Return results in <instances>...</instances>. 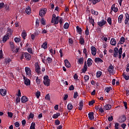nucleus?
<instances>
[{"label": "nucleus", "mask_w": 129, "mask_h": 129, "mask_svg": "<svg viewBox=\"0 0 129 129\" xmlns=\"http://www.w3.org/2000/svg\"><path fill=\"white\" fill-rule=\"evenodd\" d=\"M7 113L9 117H13V114L12 112H8Z\"/></svg>", "instance_id": "56"}, {"label": "nucleus", "mask_w": 129, "mask_h": 129, "mask_svg": "<svg viewBox=\"0 0 129 129\" xmlns=\"http://www.w3.org/2000/svg\"><path fill=\"white\" fill-rule=\"evenodd\" d=\"M55 125H59L60 124V121L59 120H56L55 121Z\"/></svg>", "instance_id": "63"}, {"label": "nucleus", "mask_w": 129, "mask_h": 129, "mask_svg": "<svg viewBox=\"0 0 129 129\" xmlns=\"http://www.w3.org/2000/svg\"><path fill=\"white\" fill-rule=\"evenodd\" d=\"M27 51L30 53V54H33V53H34V51H33V49H32V48H28L27 49Z\"/></svg>", "instance_id": "49"}, {"label": "nucleus", "mask_w": 129, "mask_h": 129, "mask_svg": "<svg viewBox=\"0 0 129 129\" xmlns=\"http://www.w3.org/2000/svg\"><path fill=\"white\" fill-rule=\"evenodd\" d=\"M34 118V114L32 113H31L29 115V118Z\"/></svg>", "instance_id": "64"}, {"label": "nucleus", "mask_w": 129, "mask_h": 129, "mask_svg": "<svg viewBox=\"0 0 129 129\" xmlns=\"http://www.w3.org/2000/svg\"><path fill=\"white\" fill-rule=\"evenodd\" d=\"M84 79H85V82H87L88 80H89V76L87 75L85 76Z\"/></svg>", "instance_id": "53"}, {"label": "nucleus", "mask_w": 129, "mask_h": 129, "mask_svg": "<svg viewBox=\"0 0 129 129\" xmlns=\"http://www.w3.org/2000/svg\"><path fill=\"white\" fill-rule=\"evenodd\" d=\"M49 52L50 53H51V55H55V54L56 53V51L55 50H54V51H53V48H51L49 50Z\"/></svg>", "instance_id": "45"}, {"label": "nucleus", "mask_w": 129, "mask_h": 129, "mask_svg": "<svg viewBox=\"0 0 129 129\" xmlns=\"http://www.w3.org/2000/svg\"><path fill=\"white\" fill-rule=\"evenodd\" d=\"M24 84H25V85H27V86L31 85V81L30 80V79H26L24 81Z\"/></svg>", "instance_id": "22"}, {"label": "nucleus", "mask_w": 129, "mask_h": 129, "mask_svg": "<svg viewBox=\"0 0 129 129\" xmlns=\"http://www.w3.org/2000/svg\"><path fill=\"white\" fill-rule=\"evenodd\" d=\"M107 22L108 23V24L109 25H111V18H110V17H109L107 19Z\"/></svg>", "instance_id": "61"}, {"label": "nucleus", "mask_w": 129, "mask_h": 129, "mask_svg": "<svg viewBox=\"0 0 129 129\" xmlns=\"http://www.w3.org/2000/svg\"><path fill=\"white\" fill-rule=\"evenodd\" d=\"M15 42H16V43H19V42L21 41V39L18 38V37H16L14 39Z\"/></svg>", "instance_id": "52"}, {"label": "nucleus", "mask_w": 129, "mask_h": 129, "mask_svg": "<svg viewBox=\"0 0 129 129\" xmlns=\"http://www.w3.org/2000/svg\"><path fill=\"white\" fill-rule=\"evenodd\" d=\"M91 54L93 56H95L96 55V48L95 47L92 46L91 47Z\"/></svg>", "instance_id": "11"}, {"label": "nucleus", "mask_w": 129, "mask_h": 129, "mask_svg": "<svg viewBox=\"0 0 129 129\" xmlns=\"http://www.w3.org/2000/svg\"><path fill=\"white\" fill-rule=\"evenodd\" d=\"M25 13L27 15H30V14H31V7H30V6H27V7H26Z\"/></svg>", "instance_id": "20"}, {"label": "nucleus", "mask_w": 129, "mask_h": 129, "mask_svg": "<svg viewBox=\"0 0 129 129\" xmlns=\"http://www.w3.org/2000/svg\"><path fill=\"white\" fill-rule=\"evenodd\" d=\"M64 64L66 67L67 68H70V67H71V64H70V62L69 61H68V59L64 60Z\"/></svg>", "instance_id": "16"}, {"label": "nucleus", "mask_w": 129, "mask_h": 129, "mask_svg": "<svg viewBox=\"0 0 129 129\" xmlns=\"http://www.w3.org/2000/svg\"><path fill=\"white\" fill-rule=\"evenodd\" d=\"M45 99H46V100H50V94H48L45 96Z\"/></svg>", "instance_id": "57"}, {"label": "nucleus", "mask_w": 129, "mask_h": 129, "mask_svg": "<svg viewBox=\"0 0 129 129\" xmlns=\"http://www.w3.org/2000/svg\"><path fill=\"white\" fill-rule=\"evenodd\" d=\"M40 24V20L37 19L36 21V27H39V24Z\"/></svg>", "instance_id": "60"}, {"label": "nucleus", "mask_w": 129, "mask_h": 129, "mask_svg": "<svg viewBox=\"0 0 129 129\" xmlns=\"http://www.w3.org/2000/svg\"><path fill=\"white\" fill-rule=\"evenodd\" d=\"M95 63H103V60H102V59H101V58H100L99 57H96L95 59Z\"/></svg>", "instance_id": "23"}, {"label": "nucleus", "mask_w": 129, "mask_h": 129, "mask_svg": "<svg viewBox=\"0 0 129 129\" xmlns=\"http://www.w3.org/2000/svg\"><path fill=\"white\" fill-rule=\"evenodd\" d=\"M91 13L92 15H94L95 16H97L98 15V12L97 11H95L94 10H91Z\"/></svg>", "instance_id": "42"}, {"label": "nucleus", "mask_w": 129, "mask_h": 129, "mask_svg": "<svg viewBox=\"0 0 129 129\" xmlns=\"http://www.w3.org/2000/svg\"><path fill=\"white\" fill-rule=\"evenodd\" d=\"M102 75V72H101L100 71H98L96 73V77L97 78H99V77H100Z\"/></svg>", "instance_id": "37"}, {"label": "nucleus", "mask_w": 129, "mask_h": 129, "mask_svg": "<svg viewBox=\"0 0 129 129\" xmlns=\"http://www.w3.org/2000/svg\"><path fill=\"white\" fill-rule=\"evenodd\" d=\"M24 57L27 61L31 60V54H29V53L25 52L24 53Z\"/></svg>", "instance_id": "13"}, {"label": "nucleus", "mask_w": 129, "mask_h": 129, "mask_svg": "<svg viewBox=\"0 0 129 129\" xmlns=\"http://www.w3.org/2000/svg\"><path fill=\"white\" fill-rule=\"evenodd\" d=\"M111 10L113 11L114 13H117L118 9L117 6H115V4H113L111 7Z\"/></svg>", "instance_id": "10"}, {"label": "nucleus", "mask_w": 129, "mask_h": 129, "mask_svg": "<svg viewBox=\"0 0 129 129\" xmlns=\"http://www.w3.org/2000/svg\"><path fill=\"white\" fill-rule=\"evenodd\" d=\"M83 107V101H81L79 103V110H82Z\"/></svg>", "instance_id": "31"}, {"label": "nucleus", "mask_w": 129, "mask_h": 129, "mask_svg": "<svg viewBox=\"0 0 129 129\" xmlns=\"http://www.w3.org/2000/svg\"><path fill=\"white\" fill-rule=\"evenodd\" d=\"M79 42H80V44H81V45H84V43H85L84 38L81 37L79 39Z\"/></svg>", "instance_id": "30"}, {"label": "nucleus", "mask_w": 129, "mask_h": 129, "mask_svg": "<svg viewBox=\"0 0 129 129\" xmlns=\"http://www.w3.org/2000/svg\"><path fill=\"white\" fill-rule=\"evenodd\" d=\"M21 36L23 39H26V37H27V32H26L25 30H23L21 34Z\"/></svg>", "instance_id": "28"}, {"label": "nucleus", "mask_w": 129, "mask_h": 129, "mask_svg": "<svg viewBox=\"0 0 129 129\" xmlns=\"http://www.w3.org/2000/svg\"><path fill=\"white\" fill-rule=\"evenodd\" d=\"M122 76H123V78H124L125 80H129L128 74H125V73H123L122 74Z\"/></svg>", "instance_id": "25"}, {"label": "nucleus", "mask_w": 129, "mask_h": 129, "mask_svg": "<svg viewBox=\"0 0 129 129\" xmlns=\"http://www.w3.org/2000/svg\"><path fill=\"white\" fill-rule=\"evenodd\" d=\"M5 62L6 64H9V63H11V62H12V59L10 57L6 58Z\"/></svg>", "instance_id": "39"}, {"label": "nucleus", "mask_w": 129, "mask_h": 129, "mask_svg": "<svg viewBox=\"0 0 129 129\" xmlns=\"http://www.w3.org/2000/svg\"><path fill=\"white\" fill-rule=\"evenodd\" d=\"M77 96H78V93L77 92H74V98H77Z\"/></svg>", "instance_id": "62"}, {"label": "nucleus", "mask_w": 129, "mask_h": 129, "mask_svg": "<svg viewBox=\"0 0 129 129\" xmlns=\"http://www.w3.org/2000/svg\"><path fill=\"white\" fill-rule=\"evenodd\" d=\"M58 116H60V113H56V114H53L52 117L54 119L58 118Z\"/></svg>", "instance_id": "38"}, {"label": "nucleus", "mask_w": 129, "mask_h": 129, "mask_svg": "<svg viewBox=\"0 0 129 129\" xmlns=\"http://www.w3.org/2000/svg\"><path fill=\"white\" fill-rule=\"evenodd\" d=\"M114 67L112 64H110L108 68V72H109L110 75H113L114 74Z\"/></svg>", "instance_id": "4"}, {"label": "nucleus", "mask_w": 129, "mask_h": 129, "mask_svg": "<svg viewBox=\"0 0 129 129\" xmlns=\"http://www.w3.org/2000/svg\"><path fill=\"white\" fill-rule=\"evenodd\" d=\"M43 84L44 85H45V86H49L51 80L49 79V77L45 76L43 77Z\"/></svg>", "instance_id": "2"}, {"label": "nucleus", "mask_w": 129, "mask_h": 129, "mask_svg": "<svg viewBox=\"0 0 129 129\" xmlns=\"http://www.w3.org/2000/svg\"><path fill=\"white\" fill-rule=\"evenodd\" d=\"M47 13V9L44 8L39 11V16L40 17H44Z\"/></svg>", "instance_id": "9"}, {"label": "nucleus", "mask_w": 129, "mask_h": 129, "mask_svg": "<svg viewBox=\"0 0 129 129\" xmlns=\"http://www.w3.org/2000/svg\"><path fill=\"white\" fill-rule=\"evenodd\" d=\"M126 120V116L125 115H122L120 116L118 119V121L120 123H122V122H124Z\"/></svg>", "instance_id": "5"}, {"label": "nucleus", "mask_w": 129, "mask_h": 129, "mask_svg": "<svg viewBox=\"0 0 129 129\" xmlns=\"http://www.w3.org/2000/svg\"><path fill=\"white\" fill-rule=\"evenodd\" d=\"M63 28L64 29H68V28H69V24L68 23H65Z\"/></svg>", "instance_id": "51"}, {"label": "nucleus", "mask_w": 129, "mask_h": 129, "mask_svg": "<svg viewBox=\"0 0 129 129\" xmlns=\"http://www.w3.org/2000/svg\"><path fill=\"white\" fill-rule=\"evenodd\" d=\"M51 23L54 24V25H58L59 24V18L56 17H52Z\"/></svg>", "instance_id": "6"}, {"label": "nucleus", "mask_w": 129, "mask_h": 129, "mask_svg": "<svg viewBox=\"0 0 129 129\" xmlns=\"http://www.w3.org/2000/svg\"><path fill=\"white\" fill-rule=\"evenodd\" d=\"M25 72L26 75L29 77H32V72H31V69L29 67H25Z\"/></svg>", "instance_id": "8"}, {"label": "nucleus", "mask_w": 129, "mask_h": 129, "mask_svg": "<svg viewBox=\"0 0 129 129\" xmlns=\"http://www.w3.org/2000/svg\"><path fill=\"white\" fill-rule=\"evenodd\" d=\"M84 62V58L81 57L78 59L79 64H83Z\"/></svg>", "instance_id": "32"}, {"label": "nucleus", "mask_w": 129, "mask_h": 129, "mask_svg": "<svg viewBox=\"0 0 129 129\" xmlns=\"http://www.w3.org/2000/svg\"><path fill=\"white\" fill-rule=\"evenodd\" d=\"M16 104H18V103L21 101V98L20 97H17L16 99Z\"/></svg>", "instance_id": "59"}, {"label": "nucleus", "mask_w": 129, "mask_h": 129, "mask_svg": "<svg viewBox=\"0 0 129 129\" xmlns=\"http://www.w3.org/2000/svg\"><path fill=\"white\" fill-rule=\"evenodd\" d=\"M35 72L37 73L38 75L41 74V68H40V66L39 65V62H36L35 63Z\"/></svg>", "instance_id": "3"}, {"label": "nucleus", "mask_w": 129, "mask_h": 129, "mask_svg": "<svg viewBox=\"0 0 129 129\" xmlns=\"http://www.w3.org/2000/svg\"><path fill=\"white\" fill-rule=\"evenodd\" d=\"M89 118L90 120H92V119H94V113L93 112H89L88 114Z\"/></svg>", "instance_id": "15"}, {"label": "nucleus", "mask_w": 129, "mask_h": 129, "mask_svg": "<svg viewBox=\"0 0 129 129\" xmlns=\"http://www.w3.org/2000/svg\"><path fill=\"white\" fill-rule=\"evenodd\" d=\"M36 83L38 85H39V84L41 83V80L39 79V77H37L36 79Z\"/></svg>", "instance_id": "44"}, {"label": "nucleus", "mask_w": 129, "mask_h": 129, "mask_svg": "<svg viewBox=\"0 0 129 129\" xmlns=\"http://www.w3.org/2000/svg\"><path fill=\"white\" fill-rule=\"evenodd\" d=\"M124 42H125V39L124 38V37H121L119 42V44H123Z\"/></svg>", "instance_id": "34"}, {"label": "nucleus", "mask_w": 129, "mask_h": 129, "mask_svg": "<svg viewBox=\"0 0 129 129\" xmlns=\"http://www.w3.org/2000/svg\"><path fill=\"white\" fill-rule=\"evenodd\" d=\"M106 24H107V22H106V21L103 19L97 23L98 26H99L101 28H102V27H103L105 25H106Z\"/></svg>", "instance_id": "7"}, {"label": "nucleus", "mask_w": 129, "mask_h": 129, "mask_svg": "<svg viewBox=\"0 0 129 129\" xmlns=\"http://www.w3.org/2000/svg\"><path fill=\"white\" fill-rule=\"evenodd\" d=\"M112 88L111 87H107L105 89V91L107 92V93H108L110 90H111Z\"/></svg>", "instance_id": "41"}, {"label": "nucleus", "mask_w": 129, "mask_h": 129, "mask_svg": "<svg viewBox=\"0 0 129 129\" xmlns=\"http://www.w3.org/2000/svg\"><path fill=\"white\" fill-rule=\"evenodd\" d=\"M40 23L41 25H43V26H45L46 19H44L43 18H41V19H40Z\"/></svg>", "instance_id": "29"}, {"label": "nucleus", "mask_w": 129, "mask_h": 129, "mask_svg": "<svg viewBox=\"0 0 129 129\" xmlns=\"http://www.w3.org/2000/svg\"><path fill=\"white\" fill-rule=\"evenodd\" d=\"M110 43L112 46H115L116 45V40L114 38H111Z\"/></svg>", "instance_id": "19"}, {"label": "nucleus", "mask_w": 129, "mask_h": 129, "mask_svg": "<svg viewBox=\"0 0 129 129\" xmlns=\"http://www.w3.org/2000/svg\"><path fill=\"white\" fill-rule=\"evenodd\" d=\"M35 95L37 97V98H39L40 96H41V92L40 91H37L35 93Z\"/></svg>", "instance_id": "43"}, {"label": "nucleus", "mask_w": 129, "mask_h": 129, "mask_svg": "<svg viewBox=\"0 0 129 129\" xmlns=\"http://www.w3.org/2000/svg\"><path fill=\"white\" fill-rule=\"evenodd\" d=\"M123 17H119L118 18V23H119V24H121V21L123 19Z\"/></svg>", "instance_id": "58"}, {"label": "nucleus", "mask_w": 129, "mask_h": 129, "mask_svg": "<svg viewBox=\"0 0 129 129\" xmlns=\"http://www.w3.org/2000/svg\"><path fill=\"white\" fill-rule=\"evenodd\" d=\"M69 44L71 46H73V39H72V38H70L69 39Z\"/></svg>", "instance_id": "46"}, {"label": "nucleus", "mask_w": 129, "mask_h": 129, "mask_svg": "<svg viewBox=\"0 0 129 129\" xmlns=\"http://www.w3.org/2000/svg\"><path fill=\"white\" fill-rule=\"evenodd\" d=\"M89 23H90V24L92 25L93 27H94V25H95L94 19L92 18V17H89Z\"/></svg>", "instance_id": "21"}, {"label": "nucleus", "mask_w": 129, "mask_h": 129, "mask_svg": "<svg viewBox=\"0 0 129 129\" xmlns=\"http://www.w3.org/2000/svg\"><path fill=\"white\" fill-rule=\"evenodd\" d=\"M122 54V48L120 47L118 50V48L117 47H115L114 48V52H113V57L116 58L119 56V59L121 58V55Z\"/></svg>", "instance_id": "1"}, {"label": "nucleus", "mask_w": 129, "mask_h": 129, "mask_svg": "<svg viewBox=\"0 0 129 129\" xmlns=\"http://www.w3.org/2000/svg\"><path fill=\"white\" fill-rule=\"evenodd\" d=\"M0 94L2 96H6L7 95V90L4 89H0Z\"/></svg>", "instance_id": "12"}, {"label": "nucleus", "mask_w": 129, "mask_h": 129, "mask_svg": "<svg viewBox=\"0 0 129 129\" xmlns=\"http://www.w3.org/2000/svg\"><path fill=\"white\" fill-rule=\"evenodd\" d=\"M68 12H69V8H68L67 7H66L64 9V12L61 14V16H63V15L64 14L65 15H63L64 17H67V16H68L67 15V14H68Z\"/></svg>", "instance_id": "14"}, {"label": "nucleus", "mask_w": 129, "mask_h": 129, "mask_svg": "<svg viewBox=\"0 0 129 129\" xmlns=\"http://www.w3.org/2000/svg\"><path fill=\"white\" fill-rule=\"evenodd\" d=\"M28 101V98L26 96H23L21 98V102L22 103H26Z\"/></svg>", "instance_id": "17"}, {"label": "nucleus", "mask_w": 129, "mask_h": 129, "mask_svg": "<svg viewBox=\"0 0 129 129\" xmlns=\"http://www.w3.org/2000/svg\"><path fill=\"white\" fill-rule=\"evenodd\" d=\"M93 62V61H92V59H91V58L88 59L87 64H88V67H90V66H91V65H92Z\"/></svg>", "instance_id": "26"}, {"label": "nucleus", "mask_w": 129, "mask_h": 129, "mask_svg": "<svg viewBox=\"0 0 129 129\" xmlns=\"http://www.w3.org/2000/svg\"><path fill=\"white\" fill-rule=\"evenodd\" d=\"M114 127H115V129H119V124L118 122L115 123Z\"/></svg>", "instance_id": "50"}, {"label": "nucleus", "mask_w": 129, "mask_h": 129, "mask_svg": "<svg viewBox=\"0 0 129 129\" xmlns=\"http://www.w3.org/2000/svg\"><path fill=\"white\" fill-rule=\"evenodd\" d=\"M99 2H100V0H93V5H96V4H97V3H99Z\"/></svg>", "instance_id": "54"}, {"label": "nucleus", "mask_w": 129, "mask_h": 129, "mask_svg": "<svg viewBox=\"0 0 129 129\" xmlns=\"http://www.w3.org/2000/svg\"><path fill=\"white\" fill-rule=\"evenodd\" d=\"M40 56L41 57V59L42 60V62H45V55L44 54H40Z\"/></svg>", "instance_id": "55"}, {"label": "nucleus", "mask_w": 129, "mask_h": 129, "mask_svg": "<svg viewBox=\"0 0 129 129\" xmlns=\"http://www.w3.org/2000/svg\"><path fill=\"white\" fill-rule=\"evenodd\" d=\"M77 31L78 34H81L82 33V29L81 28L79 27V26H77Z\"/></svg>", "instance_id": "33"}, {"label": "nucleus", "mask_w": 129, "mask_h": 129, "mask_svg": "<svg viewBox=\"0 0 129 129\" xmlns=\"http://www.w3.org/2000/svg\"><path fill=\"white\" fill-rule=\"evenodd\" d=\"M10 45L11 49L13 50V51H14V50H15V45L14 44V42H10Z\"/></svg>", "instance_id": "40"}, {"label": "nucleus", "mask_w": 129, "mask_h": 129, "mask_svg": "<svg viewBox=\"0 0 129 129\" xmlns=\"http://www.w3.org/2000/svg\"><path fill=\"white\" fill-rule=\"evenodd\" d=\"M13 34V30L12 29L8 28L7 30V34L6 35H8V36H11Z\"/></svg>", "instance_id": "27"}, {"label": "nucleus", "mask_w": 129, "mask_h": 129, "mask_svg": "<svg viewBox=\"0 0 129 129\" xmlns=\"http://www.w3.org/2000/svg\"><path fill=\"white\" fill-rule=\"evenodd\" d=\"M68 110H72V108H73V105L71 103H69L67 106Z\"/></svg>", "instance_id": "36"}, {"label": "nucleus", "mask_w": 129, "mask_h": 129, "mask_svg": "<svg viewBox=\"0 0 129 129\" xmlns=\"http://www.w3.org/2000/svg\"><path fill=\"white\" fill-rule=\"evenodd\" d=\"M111 108V105L109 104L106 105L104 106V110H109Z\"/></svg>", "instance_id": "24"}, {"label": "nucleus", "mask_w": 129, "mask_h": 129, "mask_svg": "<svg viewBox=\"0 0 129 129\" xmlns=\"http://www.w3.org/2000/svg\"><path fill=\"white\" fill-rule=\"evenodd\" d=\"M10 39V35L6 34L5 36H4L3 38V41L4 43H6L8 40Z\"/></svg>", "instance_id": "18"}, {"label": "nucleus", "mask_w": 129, "mask_h": 129, "mask_svg": "<svg viewBox=\"0 0 129 129\" xmlns=\"http://www.w3.org/2000/svg\"><path fill=\"white\" fill-rule=\"evenodd\" d=\"M104 108H103L102 107H100L99 108V112H101V113H103L104 112Z\"/></svg>", "instance_id": "48"}, {"label": "nucleus", "mask_w": 129, "mask_h": 129, "mask_svg": "<svg viewBox=\"0 0 129 129\" xmlns=\"http://www.w3.org/2000/svg\"><path fill=\"white\" fill-rule=\"evenodd\" d=\"M35 126H36V123H35V122H32L30 126V129H35Z\"/></svg>", "instance_id": "47"}, {"label": "nucleus", "mask_w": 129, "mask_h": 129, "mask_svg": "<svg viewBox=\"0 0 129 129\" xmlns=\"http://www.w3.org/2000/svg\"><path fill=\"white\" fill-rule=\"evenodd\" d=\"M47 47H48V43L46 42L43 43V44L41 45V48H43V49H47Z\"/></svg>", "instance_id": "35"}]
</instances>
